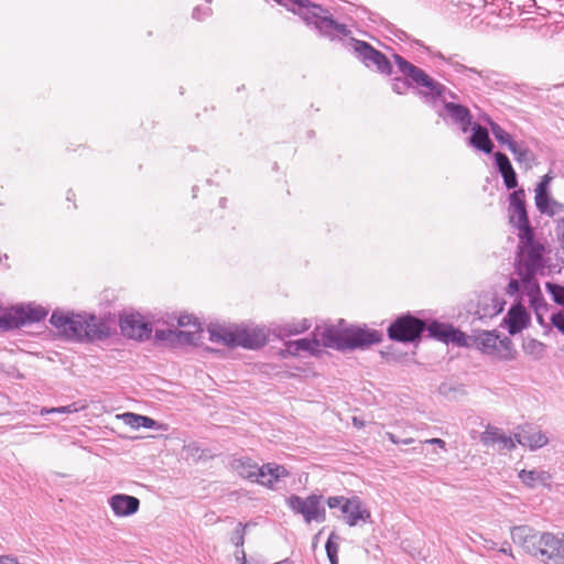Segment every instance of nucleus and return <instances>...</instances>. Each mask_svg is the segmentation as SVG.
Here are the masks:
<instances>
[{
	"label": "nucleus",
	"mask_w": 564,
	"mask_h": 564,
	"mask_svg": "<svg viewBox=\"0 0 564 564\" xmlns=\"http://www.w3.org/2000/svg\"><path fill=\"white\" fill-rule=\"evenodd\" d=\"M383 339L382 333L367 327L337 328L329 326L321 333V339L301 338L288 341L286 351L296 356L300 351H307L316 355L321 346L333 348L339 351L347 349L365 348L372 344H379Z\"/></svg>",
	"instance_id": "obj_1"
},
{
	"label": "nucleus",
	"mask_w": 564,
	"mask_h": 564,
	"mask_svg": "<svg viewBox=\"0 0 564 564\" xmlns=\"http://www.w3.org/2000/svg\"><path fill=\"white\" fill-rule=\"evenodd\" d=\"M288 11L296 14L322 37L336 41L348 36L351 32L347 24L334 19L327 8L311 0H274Z\"/></svg>",
	"instance_id": "obj_2"
},
{
	"label": "nucleus",
	"mask_w": 564,
	"mask_h": 564,
	"mask_svg": "<svg viewBox=\"0 0 564 564\" xmlns=\"http://www.w3.org/2000/svg\"><path fill=\"white\" fill-rule=\"evenodd\" d=\"M50 323L63 337L74 341L104 340L110 336L107 323L93 314L65 313L55 310Z\"/></svg>",
	"instance_id": "obj_3"
},
{
	"label": "nucleus",
	"mask_w": 564,
	"mask_h": 564,
	"mask_svg": "<svg viewBox=\"0 0 564 564\" xmlns=\"http://www.w3.org/2000/svg\"><path fill=\"white\" fill-rule=\"evenodd\" d=\"M511 539L528 554L541 556L546 564H564L563 543L551 532H539L529 525H517L511 530Z\"/></svg>",
	"instance_id": "obj_4"
},
{
	"label": "nucleus",
	"mask_w": 564,
	"mask_h": 564,
	"mask_svg": "<svg viewBox=\"0 0 564 564\" xmlns=\"http://www.w3.org/2000/svg\"><path fill=\"white\" fill-rule=\"evenodd\" d=\"M393 61L398 72L412 80L413 89L416 90L417 96L425 104L434 106L440 100L444 101L447 96L456 98V95L445 85L432 78L422 68L410 63L403 56L393 54Z\"/></svg>",
	"instance_id": "obj_5"
},
{
	"label": "nucleus",
	"mask_w": 564,
	"mask_h": 564,
	"mask_svg": "<svg viewBox=\"0 0 564 564\" xmlns=\"http://www.w3.org/2000/svg\"><path fill=\"white\" fill-rule=\"evenodd\" d=\"M209 339L220 343L227 347H242L245 349H259L268 343V330L265 327L235 326L232 328L212 325L208 328Z\"/></svg>",
	"instance_id": "obj_6"
},
{
	"label": "nucleus",
	"mask_w": 564,
	"mask_h": 564,
	"mask_svg": "<svg viewBox=\"0 0 564 564\" xmlns=\"http://www.w3.org/2000/svg\"><path fill=\"white\" fill-rule=\"evenodd\" d=\"M232 467L242 478L268 488H273L281 478L289 476L288 469L282 465L268 463L259 466L249 457L235 459Z\"/></svg>",
	"instance_id": "obj_7"
},
{
	"label": "nucleus",
	"mask_w": 564,
	"mask_h": 564,
	"mask_svg": "<svg viewBox=\"0 0 564 564\" xmlns=\"http://www.w3.org/2000/svg\"><path fill=\"white\" fill-rule=\"evenodd\" d=\"M467 346L475 347L485 355L492 356L502 361H511L517 358V350L508 336L499 337L497 330H482L478 335L467 336Z\"/></svg>",
	"instance_id": "obj_8"
},
{
	"label": "nucleus",
	"mask_w": 564,
	"mask_h": 564,
	"mask_svg": "<svg viewBox=\"0 0 564 564\" xmlns=\"http://www.w3.org/2000/svg\"><path fill=\"white\" fill-rule=\"evenodd\" d=\"M285 502L294 514L302 516L306 524L312 522L323 523L326 520V509L322 495L311 494L307 497H301L293 494L286 498Z\"/></svg>",
	"instance_id": "obj_9"
},
{
	"label": "nucleus",
	"mask_w": 564,
	"mask_h": 564,
	"mask_svg": "<svg viewBox=\"0 0 564 564\" xmlns=\"http://www.w3.org/2000/svg\"><path fill=\"white\" fill-rule=\"evenodd\" d=\"M48 314V310L42 305L29 303L14 306L0 316V329L11 330L26 324L39 323Z\"/></svg>",
	"instance_id": "obj_10"
},
{
	"label": "nucleus",
	"mask_w": 564,
	"mask_h": 564,
	"mask_svg": "<svg viewBox=\"0 0 564 564\" xmlns=\"http://www.w3.org/2000/svg\"><path fill=\"white\" fill-rule=\"evenodd\" d=\"M426 322L405 313L397 317L388 327V337L399 343H415L421 339Z\"/></svg>",
	"instance_id": "obj_11"
},
{
	"label": "nucleus",
	"mask_w": 564,
	"mask_h": 564,
	"mask_svg": "<svg viewBox=\"0 0 564 564\" xmlns=\"http://www.w3.org/2000/svg\"><path fill=\"white\" fill-rule=\"evenodd\" d=\"M544 251L543 245L518 247L514 259V273L517 275H525L527 280L532 275L542 273L546 267Z\"/></svg>",
	"instance_id": "obj_12"
},
{
	"label": "nucleus",
	"mask_w": 564,
	"mask_h": 564,
	"mask_svg": "<svg viewBox=\"0 0 564 564\" xmlns=\"http://www.w3.org/2000/svg\"><path fill=\"white\" fill-rule=\"evenodd\" d=\"M326 505L329 509L339 508L344 514V520L349 527H356L359 522H370L371 513L364 506L358 496L347 498L344 496H333L326 499Z\"/></svg>",
	"instance_id": "obj_13"
},
{
	"label": "nucleus",
	"mask_w": 564,
	"mask_h": 564,
	"mask_svg": "<svg viewBox=\"0 0 564 564\" xmlns=\"http://www.w3.org/2000/svg\"><path fill=\"white\" fill-rule=\"evenodd\" d=\"M425 332L427 337L442 341L444 344H454L458 347L467 346V335L451 324L431 319L426 323Z\"/></svg>",
	"instance_id": "obj_14"
},
{
	"label": "nucleus",
	"mask_w": 564,
	"mask_h": 564,
	"mask_svg": "<svg viewBox=\"0 0 564 564\" xmlns=\"http://www.w3.org/2000/svg\"><path fill=\"white\" fill-rule=\"evenodd\" d=\"M119 326L124 336L140 341L150 339L152 335L151 323L144 322L139 313L120 316Z\"/></svg>",
	"instance_id": "obj_15"
},
{
	"label": "nucleus",
	"mask_w": 564,
	"mask_h": 564,
	"mask_svg": "<svg viewBox=\"0 0 564 564\" xmlns=\"http://www.w3.org/2000/svg\"><path fill=\"white\" fill-rule=\"evenodd\" d=\"M443 102L445 113L443 111H438V116L445 121L448 119L453 124L458 126L462 132H468L473 126V116L470 110L466 106L446 101V99Z\"/></svg>",
	"instance_id": "obj_16"
},
{
	"label": "nucleus",
	"mask_w": 564,
	"mask_h": 564,
	"mask_svg": "<svg viewBox=\"0 0 564 564\" xmlns=\"http://www.w3.org/2000/svg\"><path fill=\"white\" fill-rule=\"evenodd\" d=\"M508 218L512 227L529 221L523 188L514 189L509 195Z\"/></svg>",
	"instance_id": "obj_17"
},
{
	"label": "nucleus",
	"mask_w": 564,
	"mask_h": 564,
	"mask_svg": "<svg viewBox=\"0 0 564 564\" xmlns=\"http://www.w3.org/2000/svg\"><path fill=\"white\" fill-rule=\"evenodd\" d=\"M514 438L518 444L527 446L531 451L541 448L549 442L544 433L529 424L519 426V432L514 433Z\"/></svg>",
	"instance_id": "obj_18"
},
{
	"label": "nucleus",
	"mask_w": 564,
	"mask_h": 564,
	"mask_svg": "<svg viewBox=\"0 0 564 564\" xmlns=\"http://www.w3.org/2000/svg\"><path fill=\"white\" fill-rule=\"evenodd\" d=\"M505 322L508 326L509 334L514 336L528 327L530 323V315L523 305L514 304L507 313Z\"/></svg>",
	"instance_id": "obj_19"
},
{
	"label": "nucleus",
	"mask_w": 564,
	"mask_h": 564,
	"mask_svg": "<svg viewBox=\"0 0 564 564\" xmlns=\"http://www.w3.org/2000/svg\"><path fill=\"white\" fill-rule=\"evenodd\" d=\"M109 506L118 517H129L138 512L140 500L134 496L117 494L109 499Z\"/></svg>",
	"instance_id": "obj_20"
},
{
	"label": "nucleus",
	"mask_w": 564,
	"mask_h": 564,
	"mask_svg": "<svg viewBox=\"0 0 564 564\" xmlns=\"http://www.w3.org/2000/svg\"><path fill=\"white\" fill-rule=\"evenodd\" d=\"M494 159L505 186L508 189H518V176L507 154L498 151L494 154Z\"/></svg>",
	"instance_id": "obj_21"
},
{
	"label": "nucleus",
	"mask_w": 564,
	"mask_h": 564,
	"mask_svg": "<svg viewBox=\"0 0 564 564\" xmlns=\"http://www.w3.org/2000/svg\"><path fill=\"white\" fill-rule=\"evenodd\" d=\"M469 130H471V135L468 138V145L486 154L492 153L495 145L487 128L479 123H474Z\"/></svg>",
	"instance_id": "obj_22"
},
{
	"label": "nucleus",
	"mask_w": 564,
	"mask_h": 564,
	"mask_svg": "<svg viewBox=\"0 0 564 564\" xmlns=\"http://www.w3.org/2000/svg\"><path fill=\"white\" fill-rule=\"evenodd\" d=\"M518 477L529 488H535L539 485L550 487L552 481V475L543 469H522L519 471Z\"/></svg>",
	"instance_id": "obj_23"
},
{
	"label": "nucleus",
	"mask_w": 564,
	"mask_h": 564,
	"mask_svg": "<svg viewBox=\"0 0 564 564\" xmlns=\"http://www.w3.org/2000/svg\"><path fill=\"white\" fill-rule=\"evenodd\" d=\"M435 56L437 58L444 61L446 64L451 65L456 73L464 74V75H466L468 77H470V75L473 74V75H477L478 77H480L482 79H488L489 78V75H488L489 72L488 70H478L477 68L468 67V66L462 64L457 59V57H458L457 54L445 56L441 52H437L435 54Z\"/></svg>",
	"instance_id": "obj_24"
},
{
	"label": "nucleus",
	"mask_w": 564,
	"mask_h": 564,
	"mask_svg": "<svg viewBox=\"0 0 564 564\" xmlns=\"http://www.w3.org/2000/svg\"><path fill=\"white\" fill-rule=\"evenodd\" d=\"M310 327L311 323L307 319H302L300 322H290L283 325H278L272 328V334L280 339H284L286 337L304 333Z\"/></svg>",
	"instance_id": "obj_25"
},
{
	"label": "nucleus",
	"mask_w": 564,
	"mask_h": 564,
	"mask_svg": "<svg viewBox=\"0 0 564 564\" xmlns=\"http://www.w3.org/2000/svg\"><path fill=\"white\" fill-rule=\"evenodd\" d=\"M453 6L457 7L458 12L466 17H478L488 6L487 0H448Z\"/></svg>",
	"instance_id": "obj_26"
},
{
	"label": "nucleus",
	"mask_w": 564,
	"mask_h": 564,
	"mask_svg": "<svg viewBox=\"0 0 564 564\" xmlns=\"http://www.w3.org/2000/svg\"><path fill=\"white\" fill-rule=\"evenodd\" d=\"M348 45L354 51L356 57L367 66V64L372 58L377 48H375L371 44L366 41L357 40L355 37H350L348 41Z\"/></svg>",
	"instance_id": "obj_27"
},
{
	"label": "nucleus",
	"mask_w": 564,
	"mask_h": 564,
	"mask_svg": "<svg viewBox=\"0 0 564 564\" xmlns=\"http://www.w3.org/2000/svg\"><path fill=\"white\" fill-rule=\"evenodd\" d=\"M535 206L536 209L544 215L553 216L555 214L554 206L557 202L551 196L550 191H535Z\"/></svg>",
	"instance_id": "obj_28"
},
{
	"label": "nucleus",
	"mask_w": 564,
	"mask_h": 564,
	"mask_svg": "<svg viewBox=\"0 0 564 564\" xmlns=\"http://www.w3.org/2000/svg\"><path fill=\"white\" fill-rule=\"evenodd\" d=\"M509 151L519 164H524L527 167H531V163L535 160L534 153L523 143L511 144Z\"/></svg>",
	"instance_id": "obj_29"
},
{
	"label": "nucleus",
	"mask_w": 564,
	"mask_h": 564,
	"mask_svg": "<svg viewBox=\"0 0 564 564\" xmlns=\"http://www.w3.org/2000/svg\"><path fill=\"white\" fill-rule=\"evenodd\" d=\"M518 229V237L520 239V245L518 247H533L536 245H541L535 241V232L533 227L530 224V220L523 224L516 226Z\"/></svg>",
	"instance_id": "obj_30"
},
{
	"label": "nucleus",
	"mask_w": 564,
	"mask_h": 564,
	"mask_svg": "<svg viewBox=\"0 0 564 564\" xmlns=\"http://www.w3.org/2000/svg\"><path fill=\"white\" fill-rule=\"evenodd\" d=\"M522 349L532 359L540 360L545 354L546 345L535 338H527L523 340Z\"/></svg>",
	"instance_id": "obj_31"
},
{
	"label": "nucleus",
	"mask_w": 564,
	"mask_h": 564,
	"mask_svg": "<svg viewBox=\"0 0 564 564\" xmlns=\"http://www.w3.org/2000/svg\"><path fill=\"white\" fill-rule=\"evenodd\" d=\"M373 56L370 59V62L367 64V67H375L377 72L383 75H391L392 74V65L391 62L388 59V57L380 51H376V53H372Z\"/></svg>",
	"instance_id": "obj_32"
},
{
	"label": "nucleus",
	"mask_w": 564,
	"mask_h": 564,
	"mask_svg": "<svg viewBox=\"0 0 564 564\" xmlns=\"http://www.w3.org/2000/svg\"><path fill=\"white\" fill-rule=\"evenodd\" d=\"M124 423L133 429L145 427L153 429L156 425V422L141 414H135L131 412H127L123 414Z\"/></svg>",
	"instance_id": "obj_33"
},
{
	"label": "nucleus",
	"mask_w": 564,
	"mask_h": 564,
	"mask_svg": "<svg viewBox=\"0 0 564 564\" xmlns=\"http://www.w3.org/2000/svg\"><path fill=\"white\" fill-rule=\"evenodd\" d=\"M487 122L489 124L492 135L499 143L506 145L508 149L511 148V144L516 143L511 134L508 133L503 128H501L496 121L488 119Z\"/></svg>",
	"instance_id": "obj_34"
},
{
	"label": "nucleus",
	"mask_w": 564,
	"mask_h": 564,
	"mask_svg": "<svg viewBox=\"0 0 564 564\" xmlns=\"http://www.w3.org/2000/svg\"><path fill=\"white\" fill-rule=\"evenodd\" d=\"M340 536L336 532H332L326 541L325 550L330 564H338V541Z\"/></svg>",
	"instance_id": "obj_35"
},
{
	"label": "nucleus",
	"mask_w": 564,
	"mask_h": 564,
	"mask_svg": "<svg viewBox=\"0 0 564 564\" xmlns=\"http://www.w3.org/2000/svg\"><path fill=\"white\" fill-rule=\"evenodd\" d=\"M410 88H413L412 80L405 76L394 77L391 80V89L398 95H405Z\"/></svg>",
	"instance_id": "obj_36"
},
{
	"label": "nucleus",
	"mask_w": 564,
	"mask_h": 564,
	"mask_svg": "<svg viewBox=\"0 0 564 564\" xmlns=\"http://www.w3.org/2000/svg\"><path fill=\"white\" fill-rule=\"evenodd\" d=\"M546 291L551 294L552 300L564 307V286L553 282L545 283Z\"/></svg>",
	"instance_id": "obj_37"
},
{
	"label": "nucleus",
	"mask_w": 564,
	"mask_h": 564,
	"mask_svg": "<svg viewBox=\"0 0 564 564\" xmlns=\"http://www.w3.org/2000/svg\"><path fill=\"white\" fill-rule=\"evenodd\" d=\"M518 276L521 278V282H522L524 292L528 297L541 293V288H540L538 280L535 279V275H532L528 280H527L525 275H518Z\"/></svg>",
	"instance_id": "obj_38"
},
{
	"label": "nucleus",
	"mask_w": 564,
	"mask_h": 564,
	"mask_svg": "<svg viewBox=\"0 0 564 564\" xmlns=\"http://www.w3.org/2000/svg\"><path fill=\"white\" fill-rule=\"evenodd\" d=\"M200 329L194 328V330H174V336L178 341L185 344H195L199 338Z\"/></svg>",
	"instance_id": "obj_39"
},
{
	"label": "nucleus",
	"mask_w": 564,
	"mask_h": 564,
	"mask_svg": "<svg viewBox=\"0 0 564 564\" xmlns=\"http://www.w3.org/2000/svg\"><path fill=\"white\" fill-rule=\"evenodd\" d=\"M250 525V523H241L239 522L236 527L234 533H232V543L236 545V547H242L245 544V535L246 530Z\"/></svg>",
	"instance_id": "obj_40"
},
{
	"label": "nucleus",
	"mask_w": 564,
	"mask_h": 564,
	"mask_svg": "<svg viewBox=\"0 0 564 564\" xmlns=\"http://www.w3.org/2000/svg\"><path fill=\"white\" fill-rule=\"evenodd\" d=\"M503 433L498 427L488 426L486 431L481 434V441L486 444L488 443H497L499 437L502 436Z\"/></svg>",
	"instance_id": "obj_41"
},
{
	"label": "nucleus",
	"mask_w": 564,
	"mask_h": 564,
	"mask_svg": "<svg viewBox=\"0 0 564 564\" xmlns=\"http://www.w3.org/2000/svg\"><path fill=\"white\" fill-rule=\"evenodd\" d=\"M529 302L533 311H549V304L545 302L542 292L530 296Z\"/></svg>",
	"instance_id": "obj_42"
},
{
	"label": "nucleus",
	"mask_w": 564,
	"mask_h": 564,
	"mask_svg": "<svg viewBox=\"0 0 564 564\" xmlns=\"http://www.w3.org/2000/svg\"><path fill=\"white\" fill-rule=\"evenodd\" d=\"M85 408H86L85 404H79L77 402H74V403L65 405V406L51 408V411H54V413H59V414H70V413H76L80 410H84Z\"/></svg>",
	"instance_id": "obj_43"
},
{
	"label": "nucleus",
	"mask_w": 564,
	"mask_h": 564,
	"mask_svg": "<svg viewBox=\"0 0 564 564\" xmlns=\"http://www.w3.org/2000/svg\"><path fill=\"white\" fill-rule=\"evenodd\" d=\"M551 325L564 335V311H558L551 315Z\"/></svg>",
	"instance_id": "obj_44"
},
{
	"label": "nucleus",
	"mask_w": 564,
	"mask_h": 564,
	"mask_svg": "<svg viewBox=\"0 0 564 564\" xmlns=\"http://www.w3.org/2000/svg\"><path fill=\"white\" fill-rule=\"evenodd\" d=\"M177 324L181 327L193 326L194 328H197V329L202 328L200 324L197 322V319L193 315H189V314L181 315L177 319Z\"/></svg>",
	"instance_id": "obj_45"
},
{
	"label": "nucleus",
	"mask_w": 564,
	"mask_h": 564,
	"mask_svg": "<svg viewBox=\"0 0 564 564\" xmlns=\"http://www.w3.org/2000/svg\"><path fill=\"white\" fill-rule=\"evenodd\" d=\"M521 278L518 280V279H510L509 283H508V286H507V294L510 295V296H516L520 293V290H521Z\"/></svg>",
	"instance_id": "obj_46"
},
{
	"label": "nucleus",
	"mask_w": 564,
	"mask_h": 564,
	"mask_svg": "<svg viewBox=\"0 0 564 564\" xmlns=\"http://www.w3.org/2000/svg\"><path fill=\"white\" fill-rule=\"evenodd\" d=\"M497 443H501L503 448L512 451L516 447L517 441L514 438V435L507 436V435L502 434V436L499 437V441Z\"/></svg>",
	"instance_id": "obj_47"
},
{
	"label": "nucleus",
	"mask_w": 564,
	"mask_h": 564,
	"mask_svg": "<svg viewBox=\"0 0 564 564\" xmlns=\"http://www.w3.org/2000/svg\"><path fill=\"white\" fill-rule=\"evenodd\" d=\"M552 180H553V177L550 174L543 175L541 181L539 182L535 191H550V184H551Z\"/></svg>",
	"instance_id": "obj_48"
},
{
	"label": "nucleus",
	"mask_w": 564,
	"mask_h": 564,
	"mask_svg": "<svg viewBox=\"0 0 564 564\" xmlns=\"http://www.w3.org/2000/svg\"><path fill=\"white\" fill-rule=\"evenodd\" d=\"M389 30H390L391 34H393L400 41H409L410 40V35L406 32H404L403 30H400L393 25Z\"/></svg>",
	"instance_id": "obj_49"
},
{
	"label": "nucleus",
	"mask_w": 564,
	"mask_h": 564,
	"mask_svg": "<svg viewBox=\"0 0 564 564\" xmlns=\"http://www.w3.org/2000/svg\"><path fill=\"white\" fill-rule=\"evenodd\" d=\"M170 336H174V330L172 329H156L155 339L156 340H166Z\"/></svg>",
	"instance_id": "obj_50"
},
{
	"label": "nucleus",
	"mask_w": 564,
	"mask_h": 564,
	"mask_svg": "<svg viewBox=\"0 0 564 564\" xmlns=\"http://www.w3.org/2000/svg\"><path fill=\"white\" fill-rule=\"evenodd\" d=\"M208 11H209V9H206V10L203 11L199 7H196L193 10V18L196 19V20H202L203 15H207L208 14Z\"/></svg>",
	"instance_id": "obj_51"
},
{
	"label": "nucleus",
	"mask_w": 564,
	"mask_h": 564,
	"mask_svg": "<svg viewBox=\"0 0 564 564\" xmlns=\"http://www.w3.org/2000/svg\"><path fill=\"white\" fill-rule=\"evenodd\" d=\"M424 443L437 445L438 447H441L443 449H445V447H446V443L442 438H430V440H426Z\"/></svg>",
	"instance_id": "obj_52"
},
{
	"label": "nucleus",
	"mask_w": 564,
	"mask_h": 564,
	"mask_svg": "<svg viewBox=\"0 0 564 564\" xmlns=\"http://www.w3.org/2000/svg\"><path fill=\"white\" fill-rule=\"evenodd\" d=\"M235 556H236V560L241 563L243 561H247V557H246V552L243 550V546L242 547H237V551L235 553Z\"/></svg>",
	"instance_id": "obj_53"
},
{
	"label": "nucleus",
	"mask_w": 564,
	"mask_h": 564,
	"mask_svg": "<svg viewBox=\"0 0 564 564\" xmlns=\"http://www.w3.org/2000/svg\"><path fill=\"white\" fill-rule=\"evenodd\" d=\"M0 564H20V563L14 557L2 555V556H0Z\"/></svg>",
	"instance_id": "obj_54"
},
{
	"label": "nucleus",
	"mask_w": 564,
	"mask_h": 564,
	"mask_svg": "<svg viewBox=\"0 0 564 564\" xmlns=\"http://www.w3.org/2000/svg\"><path fill=\"white\" fill-rule=\"evenodd\" d=\"M499 552L503 553V554H507L509 556H513L512 555V551H511V546L508 542H505L502 544V546L499 549Z\"/></svg>",
	"instance_id": "obj_55"
},
{
	"label": "nucleus",
	"mask_w": 564,
	"mask_h": 564,
	"mask_svg": "<svg viewBox=\"0 0 564 564\" xmlns=\"http://www.w3.org/2000/svg\"><path fill=\"white\" fill-rule=\"evenodd\" d=\"M545 312L546 311H534L535 316H536V321H538V323L541 326H546L545 323H544V318H543V313H545Z\"/></svg>",
	"instance_id": "obj_56"
},
{
	"label": "nucleus",
	"mask_w": 564,
	"mask_h": 564,
	"mask_svg": "<svg viewBox=\"0 0 564 564\" xmlns=\"http://www.w3.org/2000/svg\"><path fill=\"white\" fill-rule=\"evenodd\" d=\"M388 440L393 444H401V440L391 432H387Z\"/></svg>",
	"instance_id": "obj_57"
},
{
	"label": "nucleus",
	"mask_w": 564,
	"mask_h": 564,
	"mask_svg": "<svg viewBox=\"0 0 564 564\" xmlns=\"http://www.w3.org/2000/svg\"><path fill=\"white\" fill-rule=\"evenodd\" d=\"M51 413H54V411H51V408H42L40 410L41 415H46V414H51Z\"/></svg>",
	"instance_id": "obj_58"
},
{
	"label": "nucleus",
	"mask_w": 564,
	"mask_h": 564,
	"mask_svg": "<svg viewBox=\"0 0 564 564\" xmlns=\"http://www.w3.org/2000/svg\"><path fill=\"white\" fill-rule=\"evenodd\" d=\"M413 42L416 46L423 47L425 51L430 52V48L427 46L423 45V43L421 41L414 40Z\"/></svg>",
	"instance_id": "obj_59"
},
{
	"label": "nucleus",
	"mask_w": 564,
	"mask_h": 564,
	"mask_svg": "<svg viewBox=\"0 0 564 564\" xmlns=\"http://www.w3.org/2000/svg\"><path fill=\"white\" fill-rule=\"evenodd\" d=\"M274 564H294V563L290 558H284V560L280 561V562L274 563Z\"/></svg>",
	"instance_id": "obj_60"
},
{
	"label": "nucleus",
	"mask_w": 564,
	"mask_h": 564,
	"mask_svg": "<svg viewBox=\"0 0 564 564\" xmlns=\"http://www.w3.org/2000/svg\"><path fill=\"white\" fill-rule=\"evenodd\" d=\"M401 443L402 444H411V443H413V438L401 440Z\"/></svg>",
	"instance_id": "obj_61"
},
{
	"label": "nucleus",
	"mask_w": 564,
	"mask_h": 564,
	"mask_svg": "<svg viewBox=\"0 0 564 564\" xmlns=\"http://www.w3.org/2000/svg\"><path fill=\"white\" fill-rule=\"evenodd\" d=\"M74 196V193L72 191H68L67 199L70 200Z\"/></svg>",
	"instance_id": "obj_62"
},
{
	"label": "nucleus",
	"mask_w": 564,
	"mask_h": 564,
	"mask_svg": "<svg viewBox=\"0 0 564 564\" xmlns=\"http://www.w3.org/2000/svg\"><path fill=\"white\" fill-rule=\"evenodd\" d=\"M560 542L563 543V560H564V533H563L562 539H560Z\"/></svg>",
	"instance_id": "obj_63"
},
{
	"label": "nucleus",
	"mask_w": 564,
	"mask_h": 564,
	"mask_svg": "<svg viewBox=\"0 0 564 564\" xmlns=\"http://www.w3.org/2000/svg\"><path fill=\"white\" fill-rule=\"evenodd\" d=\"M488 10H489V13H491V14H494V13H495V10H494L492 6H490V7L488 8Z\"/></svg>",
	"instance_id": "obj_64"
}]
</instances>
